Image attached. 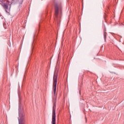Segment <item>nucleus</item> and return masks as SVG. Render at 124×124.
Segmentation results:
<instances>
[{
  "label": "nucleus",
  "instance_id": "obj_1",
  "mask_svg": "<svg viewBox=\"0 0 124 124\" xmlns=\"http://www.w3.org/2000/svg\"><path fill=\"white\" fill-rule=\"evenodd\" d=\"M54 10L55 16L56 18L58 19L59 17V13L62 14V3L61 1H58L57 0H54Z\"/></svg>",
  "mask_w": 124,
  "mask_h": 124
},
{
  "label": "nucleus",
  "instance_id": "obj_2",
  "mask_svg": "<svg viewBox=\"0 0 124 124\" xmlns=\"http://www.w3.org/2000/svg\"><path fill=\"white\" fill-rule=\"evenodd\" d=\"M18 124H25L26 118L25 117V111L24 109L21 110V107H19Z\"/></svg>",
  "mask_w": 124,
  "mask_h": 124
},
{
  "label": "nucleus",
  "instance_id": "obj_3",
  "mask_svg": "<svg viewBox=\"0 0 124 124\" xmlns=\"http://www.w3.org/2000/svg\"><path fill=\"white\" fill-rule=\"evenodd\" d=\"M59 74V70L56 71L54 72L53 75V88L54 97H57V94L56 92L57 91V83L58 82V75Z\"/></svg>",
  "mask_w": 124,
  "mask_h": 124
},
{
  "label": "nucleus",
  "instance_id": "obj_4",
  "mask_svg": "<svg viewBox=\"0 0 124 124\" xmlns=\"http://www.w3.org/2000/svg\"><path fill=\"white\" fill-rule=\"evenodd\" d=\"M51 124H56V104H53Z\"/></svg>",
  "mask_w": 124,
  "mask_h": 124
},
{
  "label": "nucleus",
  "instance_id": "obj_5",
  "mask_svg": "<svg viewBox=\"0 0 124 124\" xmlns=\"http://www.w3.org/2000/svg\"><path fill=\"white\" fill-rule=\"evenodd\" d=\"M1 5L5 10L8 9V4L4 3Z\"/></svg>",
  "mask_w": 124,
  "mask_h": 124
},
{
  "label": "nucleus",
  "instance_id": "obj_6",
  "mask_svg": "<svg viewBox=\"0 0 124 124\" xmlns=\"http://www.w3.org/2000/svg\"><path fill=\"white\" fill-rule=\"evenodd\" d=\"M106 36H107V32H105L104 33V37L105 42H106Z\"/></svg>",
  "mask_w": 124,
  "mask_h": 124
},
{
  "label": "nucleus",
  "instance_id": "obj_7",
  "mask_svg": "<svg viewBox=\"0 0 124 124\" xmlns=\"http://www.w3.org/2000/svg\"><path fill=\"white\" fill-rule=\"evenodd\" d=\"M57 103V97H54L53 98V104H56Z\"/></svg>",
  "mask_w": 124,
  "mask_h": 124
},
{
  "label": "nucleus",
  "instance_id": "obj_8",
  "mask_svg": "<svg viewBox=\"0 0 124 124\" xmlns=\"http://www.w3.org/2000/svg\"><path fill=\"white\" fill-rule=\"evenodd\" d=\"M5 12H6V13H8V11H7V10H5Z\"/></svg>",
  "mask_w": 124,
  "mask_h": 124
}]
</instances>
